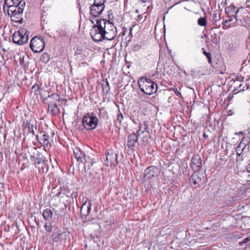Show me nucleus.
Instances as JSON below:
<instances>
[{"instance_id":"f257e3e1","label":"nucleus","mask_w":250,"mask_h":250,"mask_svg":"<svg viewBox=\"0 0 250 250\" xmlns=\"http://www.w3.org/2000/svg\"><path fill=\"white\" fill-rule=\"evenodd\" d=\"M26 5L25 0H4L3 9L11 18H20Z\"/></svg>"},{"instance_id":"f03ea898","label":"nucleus","mask_w":250,"mask_h":250,"mask_svg":"<svg viewBox=\"0 0 250 250\" xmlns=\"http://www.w3.org/2000/svg\"><path fill=\"white\" fill-rule=\"evenodd\" d=\"M141 91L146 95H150L157 90V85L153 82L146 78H142L138 82Z\"/></svg>"},{"instance_id":"7ed1b4c3","label":"nucleus","mask_w":250,"mask_h":250,"mask_svg":"<svg viewBox=\"0 0 250 250\" xmlns=\"http://www.w3.org/2000/svg\"><path fill=\"white\" fill-rule=\"evenodd\" d=\"M99 22L103 24L104 33L105 34L106 40L111 41L113 40L117 35V29L114 24L109 21L104 19H100Z\"/></svg>"},{"instance_id":"20e7f679","label":"nucleus","mask_w":250,"mask_h":250,"mask_svg":"<svg viewBox=\"0 0 250 250\" xmlns=\"http://www.w3.org/2000/svg\"><path fill=\"white\" fill-rule=\"evenodd\" d=\"M103 25V24H101L99 22V20H96V23L90 30V35L95 42H101L103 40H106Z\"/></svg>"},{"instance_id":"39448f33","label":"nucleus","mask_w":250,"mask_h":250,"mask_svg":"<svg viewBox=\"0 0 250 250\" xmlns=\"http://www.w3.org/2000/svg\"><path fill=\"white\" fill-rule=\"evenodd\" d=\"M84 127L88 130L95 129L98 125V119L93 113H87L83 118Z\"/></svg>"},{"instance_id":"423d86ee","label":"nucleus","mask_w":250,"mask_h":250,"mask_svg":"<svg viewBox=\"0 0 250 250\" xmlns=\"http://www.w3.org/2000/svg\"><path fill=\"white\" fill-rule=\"evenodd\" d=\"M29 33L26 29L22 28L15 32L13 35V41L17 44L22 45L27 42L28 40Z\"/></svg>"},{"instance_id":"0eeeda50","label":"nucleus","mask_w":250,"mask_h":250,"mask_svg":"<svg viewBox=\"0 0 250 250\" xmlns=\"http://www.w3.org/2000/svg\"><path fill=\"white\" fill-rule=\"evenodd\" d=\"M45 45L44 39L38 37L32 38L30 44L31 49L35 53H40L42 51Z\"/></svg>"},{"instance_id":"6e6552de","label":"nucleus","mask_w":250,"mask_h":250,"mask_svg":"<svg viewBox=\"0 0 250 250\" xmlns=\"http://www.w3.org/2000/svg\"><path fill=\"white\" fill-rule=\"evenodd\" d=\"M206 174L202 170L194 171L190 178L189 181L194 185L200 186L204 182Z\"/></svg>"},{"instance_id":"1a4fd4ad","label":"nucleus","mask_w":250,"mask_h":250,"mask_svg":"<svg viewBox=\"0 0 250 250\" xmlns=\"http://www.w3.org/2000/svg\"><path fill=\"white\" fill-rule=\"evenodd\" d=\"M106 158L107 163L104 164L107 166H115L118 163V155L112 151L106 154Z\"/></svg>"},{"instance_id":"9d476101","label":"nucleus","mask_w":250,"mask_h":250,"mask_svg":"<svg viewBox=\"0 0 250 250\" xmlns=\"http://www.w3.org/2000/svg\"><path fill=\"white\" fill-rule=\"evenodd\" d=\"M160 173V169L154 166L147 167L145 171V177L146 179H150L157 176Z\"/></svg>"},{"instance_id":"9b49d317","label":"nucleus","mask_w":250,"mask_h":250,"mask_svg":"<svg viewBox=\"0 0 250 250\" xmlns=\"http://www.w3.org/2000/svg\"><path fill=\"white\" fill-rule=\"evenodd\" d=\"M104 9V6L94 2L90 7V13L91 16L94 18L99 17Z\"/></svg>"},{"instance_id":"f8f14e48","label":"nucleus","mask_w":250,"mask_h":250,"mask_svg":"<svg viewBox=\"0 0 250 250\" xmlns=\"http://www.w3.org/2000/svg\"><path fill=\"white\" fill-rule=\"evenodd\" d=\"M191 168L194 171H199L202 167L201 157L197 154H194L191 159Z\"/></svg>"},{"instance_id":"ddd939ff","label":"nucleus","mask_w":250,"mask_h":250,"mask_svg":"<svg viewBox=\"0 0 250 250\" xmlns=\"http://www.w3.org/2000/svg\"><path fill=\"white\" fill-rule=\"evenodd\" d=\"M37 139L40 144L43 146H51V139L46 133H41V136L37 135Z\"/></svg>"},{"instance_id":"4468645a","label":"nucleus","mask_w":250,"mask_h":250,"mask_svg":"<svg viewBox=\"0 0 250 250\" xmlns=\"http://www.w3.org/2000/svg\"><path fill=\"white\" fill-rule=\"evenodd\" d=\"M139 135L137 134L132 133L129 134L127 137V146L131 150H133L135 144L138 142Z\"/></svg>"},{"instance_id":"2eb2a0df","label":"nucleus","mask_w":250,"mask_h":250,"mask_svg":"<svg viewBox=\"0 0 250 250\" xmlns=\"http://www.w3.org/2000/svg\"><path fill=\"white\" fill-rule=\"evenodd\" d=\"M65 232H62L61 231H54L51 236V243L54 244L55 243L58 242L62 240L66 237Z\"/></svg>"},{"instance_id":"dca6fc26","label":"nucleus","mask_w":250,"mask_h":250,"mask_svg":"<svg viewBox=\"0 0 250 250\" xmlns=\"http://www.w3.org/2000/svg\"><path fill=\"white\" fill-rule=\"evenodd\" d=\"M74 155L76 159L81 162L84 163L86 161L85 154L78 147H75L73 150Z\"/></svg>"},{"instance_id":"f3484780","label":"nucleus","mask_w":250,"mask_h":250,"mask_svg":"<svg viewBox=\"0 0 250 250\" xmlns=\"http://www.w3.org/2000/svg\"><path fill=\"white\" fill-rule=\"evenodd\" d=\"M48 110L52 115H56L60 112V109L55 102L49 101L48 102Z\"/></svg>"},{"instance_id":"a211bd4d","label":"nucleus","mask_w":250,"mask_h":250,"mask_svg":"<svg viewBox=\"0 0 250 250\" xmlns=\"http://www.w3.org/2000/svg\"><path fill=\"white\" fill-rule=\"evenodd\" d=\"M145 133H149V127L148 123L146 121H144L139 126V129L137 131V134L140 136L141 134Z\"/></svg>"},{"instance_id":"6ab92c4d","label":"nucleus","mask_w":250,"mask_h":250,"mask_svg":"<svg viewBox=\"0 0 250 250\" xmlns=\"http://www.w3.org/2000/svg\"><path fill=\"white\" fill-rule=\"evenodd\" d=\"M244 139L245 137L242 139L241 141L236 148L235 151L236 152V155L238 157H240L243 155V151L245 149L247 146L246 144L243 142Z\"/></svg>"},{"instance_id":"aec40b11","label":"nucleus","mask_w":250,"mask_h":250,"mask_svg":"<svg viewBox=\"0 0 250 250\" xmlns=\"http://www.w3.org/2000/svg\"><path fill=\"white\" fill-rule=\"evenodd\" d=\"M239 10L234 5H230L225 8V12L228 16H236Z\"/></svg>"},{"instance_id":"412c9836","label":"nucleus","mask_w":250,"mask_h":250,"mask_svg":"<svg viewBox=\"0 0 250 250\" xmlns=\"http://www.w3.org/2000/svg\"><path fill=\"white\" fill-rule=\"evenodd\" d=\"M24 125H25V127H27L28 130L33 127H35V129H37V124L35 120L31 119L29 121L27 120L26 122H24Z\"/></svg>"},{"instance_id":"4be33fe9","label":"nucleus","mask_w":250,"mask_h":250,"mask_svg":"<svg viewBox=\"0 0 250 250\" xmlns=\"http://www.w3.org/2000/svg\"><path fill=\"white\" fill-rule=\"evenodd\" d=\"M48 101L55 102H64V100L62 99L61 100L59 97V95L57 93H53L51 95H49V100Z\"/></svg>"},{"instance_id":"5701e85b","label":"nucleus","mask_w":250,"mask_h":250,"mask_svg":"<svg viewBox=\"0 0 250 250\" xmlns=\"http://www.w3.org/2000/svg\"><path fill=\"white\" fill-rule=\"evenodd\" d=\"M53 215V213L50 209L46 208L43 212V216L45 220L50 219Z\"/></svg>"},{"instance_id":"b1692460","label":"nucleus","mask_w":250,"mask_h":250,"mask_svg":"<svg viewBox=\"0 0 250 250\" xmlns=\"http://www.w3.org/2000/svg\"><path fill=\"white\" fill-rule=\"evenodd\" d=\"M229 19L227 20L229 24L232 25V27L235 25L237 22V19L236 16H228Z\"/></svg>"},{"instance_id":"393cba45","label":"nucleus","mask_w":250,"mask_h":250,"mask_svg":"<svg viewBox=\"0 0 250 250\" xmlns=\"http://www.w3.org/2000/svg\"><path fill=\"white\" fill-rule=\"evenodd\" d=\"M40 96L41 98L43 100H49V92L47 91H46L45 90H42L40 92Z\"/></svg>"},{"instance_id":"a878e982","label":"nucleus","mask_w":250,"mask_h":250,"mask_svg":"<svg viewBox=\"0 0 250 250\" xmlns=\"http://www.w3.org/2000/svg\"><path fill=\"white\" fill-rule=\"evenodd\" d=\"M50 58L49 54L47 53H43L41 57V61L44 63H47L49 62Z\"/></svg>"},{"instance_id":"bb28decb","label":"nucleus","mask_w":250,"mask_h":250,"mask_svg":"<svg viewBox=\"0 0 250 250\" xmlns=\"http://www.w3.org/2000/svg\"><path fill=\"white\" fill-rule=\"evenodd\" d=\"M99 115L100 117L106 119L108 118V114L107 111L104 108L99 109Z\"/></svg>"},{"instance_id":"cd10ccee","label":"nucleus","mask_w":250,"mask_h":250,"mask_svg":"<svg viewBox=\"0 0 250 250\" xmlns=\"http://www.w3.org/2000/svg\"><path fill=\"white\" fill-rule=\"evenodd\" d=\"M207 20L204 17H200L198 19L197 23L201 26H205L207 24Z\"/></svg>"},{"instance_id":"c85d7f7f","label":"nucleus","mask_w":250,"mask_h":250,"mask_svg":"<svg viewBox=\"0 0 250 250\" xmlns=\"http://www.w3.org/2000/svg\"><path fill=\"white\" fill-rule=\"evenodd\" d=\"M31 90V92H33V91H34L35 94H37L38 92L40 93V92L41 91V90H42V89L39 87V86L38 84L34 85L32 87Z\"/></svg>"},{"instance_id":"c756f323","label":"nucleus","mask_w":250,"mask_h":250,"mask_svg":"<svg viewBox=\"0 0 250 250\" xmlns=\"http://www.w3.org/2000/svg\"><path fill=\"white\" fill-rule=\"evenodd\" d=\"M203 51V53L207 57V58L208 59V62L209 63H210L211 62V54L209 52H206V50L204 49V48H202V49Z\"/></svg>"},{"instance_id":"7c9ffc66","label":"nucleus","mask_w":250,"mask_h":250,"mask_svg":"<svg viewBox=\"0 0 250 250\" xmlns=\"http://www.w3.org/2000/svg\"><path fill=\"white\" fill-rule=\"evenodd\" d=\"M222 25H223L224 29H228L231 27H232V25H230L228 21L227 20H223V22H222Z\"/></svg>"},{"instance_id":"2f4dec72","label":"nucleus","mask_w":250,"mask_h":250,"mask_svg":"<svg viewBox=\"0 0 250 250\" xmlns=\"http://www.w3.org/2000/svg\"><path fill=\"white\" fill-rule=\"evenodd\" d=\"M123 118L124 116L123 114L121 113H120L117 116L116 122L118 123L119 125H121L122 122V120H123Z\"/></svg>"},{"instance_id":"473e14b6","label":"nucleus","mask_w":250,"mask_h":250,"mask_svg":"<svg viewBox=\"0 0 250 250\" xmlns=\"http://www.w3.org/2000/svg\"><path fill=\"white\" fill-rule=\"evenodd\" d=\"M44 228L45 230L48 232H51L52 229V225L50 223H45L44 225Z\"/></svg>"},{"instance_id":"72a5a7b5","label":"nucleus","mask_w":250,"mask_h":250,"mask_svg":"<svg viewBox=\"0 0 250 250\" xmlns=\"http://www.w3.org/2000/svg\"><path fill=\"white\" fill-rule=\"evenodd\" d=\"M106 0H94V2L102 6H104V3Z\"/></svg>"},{"instance_id":"f704fd0d","label":"nucleus","mask_w":250,"mask_h":250,"mask_svg":"<svg viewBox=\"0 0 250 250\" xmlns=\"http://www.w3.org/2000/svg\"><path fill=\"white\" fill-rule=\"evenodd\" d=\"M250 240V237L245 238L242 242H240V244L241 245L243 243H246Z\"/></svg>"},{"instance_id":"c9c22d12","label":"nucleus","mask_w":250,"mask_h":250,"mask_svg":"<svg viewBox=\"0 0 250 250\" xmlns=\"http://www.w3.org/2000/svg\"><path fill=\"white\" fill-rule=\"evenodd\" d=\"M35 127H33L31 129L29 130V132L32 133L33 135H35V131H34Z\"/></svg>"},{"instance_id":"e433bc0d","label":"nucleus","mask_w":250,"mask_h":250,"mask_svg":"<svg viewBox=\"0 0 250 250\" xmlns=\"http://www.w3.org/2000/svg\"><path fill=\"white\" fill-rule=\"evenodd\" d=\"M175 93L177 96H179L181 95V93L178 91V90L176 89L175 91Z\"/></svg>"},{"instance_id":"4c0bfd02","label":"nucleus","mask_w":250,"mask_h":250,"mask_svg":"<svg viewBox=\"0 0 250 250\" xmlns=\"http://www.w3.org/2000/svg\"><path fill=\"white\" fill-rule=\"evenodd\" d=\"M204 138H206L208 137V135H207L206 134H204Z\"/></svg>"},{"instance_id":"58836bf2","label":"nucleus","mask_w":250,"mask_h":250,"mask_svg":"<svg viewBox=\"0 0 250 250\" xmlns=\"http://www.w3.org/2000/svg\"><path fill=\"white\" fill-rule=\"evenodd\" d=\"M51 135H52V136H54L55 135V133L53 131H52L51 132Z\"/></svg>"},{"instance_id":"ea45409f","label":"nucleus","mask_w":250,"mask_h":250,"mask_svg":"<svg viewBox=\"0 0 250 250\" xmlns=\"http://www.w3.org/2000/svg\"><path fill=\"white\" fill-rule=\"evenodd\" d=\"M239 134H242V135H243V134H244V133H243V132H242V131H240V132H239Z\"/></svg>"},{"instance_id":"a19ab883","label":"nucleus","mask_w":250,"mask_h":250,"mask_svg":"<svg viewBox=\"0 0 250 250\" xmlns=\"http://www.w3.org/2000/svg\"><path fill=\"white\" fill-rule=\"evenodd\" d=\"M88 211H89L90 209V205H89V206L88 207Z\"/></svg>"},{"instance_id":"79ce46f5","label":"nucleus","mask_w":250,"mask_h":250,"mask_svg":"<svg viewBox=\"0 0 250 250\" xmlns=\"http://www.w3.org/2000/svg\"><path fill=\"white\" fill-rule=\"evenodd\" d=\"M2 50H3V52H5V51H6V50H5V49H4V48H2Z\"/></svg>"},{"instance_id":"37998d69","label":"nucleus","mask_w":250,"mask_h":250,"mask_svg":"<svg viewBox=\"0 0 250 250\" xmlns=\"http://www.w3.org/2000/svg\"><path fill=\"white\" fill-rule=\"evenodd\" d=\"M243 160V158L242 157L240 158V161H242Z\"/></svg>"},{"instance_id":"c03bdc74","label":"nucleus","mask_w":250,"mask_h":250,"mask_svg":"<svg viewBox=\"0 0 250 250\" xmlns=\"http://www.w3.org/2000/svg\"><path fill=\"white\" fill-rule=\"evenodd\" d=\"M91 21L92 23H94L93 19L92 20H91Z\"/></svg>"},{"instance_id":"a18cd8bd","label":"nucleus","mask_w":250,"mask_h":250,"mask_svg":"<svg viewBox=\"0 0 250 250\" xmlns=\"http://www.w3.org/2000/svg\"><path fill=\"white\" fill-rule=\"evenodd\" d=\"M242 87V85L241 84L239 85V87Z\"/></svg>"},{"instance_id":"49530a36","label":"nucleus","mask_w":250,"mask_h":250,"mask_svg":"<svg viewBox=\"0 0 250 250\" xmlns=\"http://www.w3.org/2000/svg\"><path fill=\"white\" fill-rule=\"evenodd\" d=\"M136 12L137 13V12H138V10H136Z\"/></svg>"},{"instance_id":"de8ad7c7","label":"nucleus","mask_w":250,"mask_h":250,"mask_svg":"<svg viewBox=\"0 0 250 250\" xmlns=\"http://www.w3.org/2000/svg\"><path fill=\"white\" fill-rule=\"evenodd\" d=\"M0 185L2 186V184L0 183Z\"/></svg>"}]
</instances>
